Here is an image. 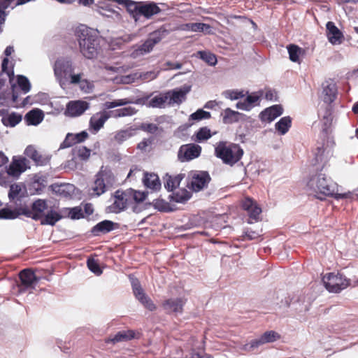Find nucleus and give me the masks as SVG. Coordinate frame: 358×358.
Instances as JSON below:
<instances>
[{"instance_id": "41", "label": "nucleus", "mask_w": 358, "mask_h": 358, "mask_svg": "<svg viewBox=\"0 0 358 358\" xmlns=\"http://www.w3.org/2000/svg\"><path fill=\"white\" fill-rule=\"evenodd\" d=\"M111 117L119 118L123 117L132 116L137 113V110L132 106H127L122 108L110 111Z\"/></svg>"}, {"instance_id": "3", "label": "nucleus", "mask_w": 358, "mask_h": 358, "mask_svg": "<svg viewBox=\"0 0 358 358\" xmlns=\"http://www.w3.org/2000/svg\"><path fill=\"white\" fill-rule=\"evenodd\" d=\"M243 150L236 143L220 141L215 148V155L222 162L231 166L238 162L243 155Z\"/></svg>"}, {"instance_id": "7", "label": "nucleus", "mask_w": 358, "mask_h": 358, "mask_svg": "<svg viewBox=\"0 0 358 358\" xmlns=\"http://www.w3.org/2000/svg\"><path fill=\"white\" fill-rule=\"evenodd\" d=\"M19 278L20 283L17 284V288L20 294L26 292L31 293L40 280V278L30 268L22 270L19 273Z\"/></svg>"}, {"instance_id": "6", "label": "nucleus", "mask_w": 358, "mask_h": 358, "mask_svg": "<svg viewBox=\"0 0 358 358\" xmlns=\"http://www.w3.org/2000/svg\"><path fill=\"white\" fill-rule=\"evenodd\" d=\"M322 281L325 288L333 293H338L350 285V280L339 273H328L323 275Z\"/></svg>"}, {"instance_id": "26", "label": "nucleus", "mask_w": 358, "mask_h": 358, "mask_svg": "<svg viewBox=\"0 0 358 358\" xmlns=\"http://www.w3.org/2000/svg\"><path fill=\"white\" fill-rule=\"evenodd\" d=\"M139 10V17L141 16H143L146 19H150L154 15L158 14L161 12L159 7L157 5V3L152 1H141V7Z\"/></svg>"}, {"instance_id": "39", "label": "nucleus", "mask_w": 358, "mask_h": 358, "mask_svg": "<svg viewBox=\"0 0 358 358\" xmlns=\"http://www.w3.org/2000/svg\"><path fill=\"white\" fill-rule=\"evenodd\" d=\"M136 129L133 127L120 130L115 134L114 139L117 143L122 144L123 142L134 136L136 134Z\"/></svg>"}, {"instance_id": "15", "label": "nucleus", "mask_w": 358, "mask_h": 358, "mask_svg": "<svg viewBox=\"0 0 358 358\" xmlns=\"http://www.w3.org/2000/svg\"><path fill=\"white\" fill-rule=\"evenodd\" d=\"M211 178L207 171H196L192 177L191 189L195 192H199L208 186Z\"/></svg>"}, {"instance_id": "64", "label": "nucleus", "mask_w": 358, "mask_h": 358, "mask_svg": "<svg viewBox=\"0 0 358 358\" xmlns=\"http://www.w3.org/2000/svg\"><path fill=\"white\" fill-rule=\"evenodd\" d=\"M13 0H0V18L3 20V17H6L8 13L6 9L10 7Z\"/></svg>"}, {"instance_id": "28", "label": "nucleus", "mask_w": 358, "mask_h": 358, "mask_svg": "<svg viewBox=\"0 0 358 358\" xmlns=\"http://www.w3.org/2000/svg\"><path fill=\"white\" fill-rule=\"evenodd\" d=\"M222 122L225 124H231L238 122L245 115L241 113L233 110L230 108H225L221 113Z\"/></svg>"}, {"instance_id": "53", "label": "nucleus", "mask_w": 358, "mask_h": 358, "mask_svg": "<svg viewBox=\"0 0 358 358\" xmlns=\"http://www.w3.org/2000/svg\"><path fill=\"white\" fill-rule=\"evenodd\" d=\"M222 95L231 101L242 99L245 96L243 90H228L222 92Z\"/></svg>"}, {"instance_id": "12", "label": "nucleus", "mask_w": 358, "mask_h": 358, "mask_svg": "<svg viewBox=\"0 0 358 358\" xmlns=\"http://www.w3.org/2000/svg\"><path fill=\"white\" fill-rule=\"evenodd\" d=\"M29 168V161L25 157L13 156L10 164L6 167V173L10 176L17 178Z\"/></svg>"}, {"instance_id": "54", "label": "nucleus", "mask_w": 358, "mask_h": 358, "mask_svg": "<svg viewBox=\"0 0 358 358\" xmlns=\"http://www.w3.org/2000/svg\"><path fill=\"white\" fill-rule=\"evenodd\" d=\"M64 210L68 212V216L71 220H80L85 217L83 209L80 206L66 208H64Z\"/></svg>"}, {"instance_id": "45", "label": "nucleus", "mask_w": 358, "mask_h": 358, "mask_svg": "<svg viewBox=\"0 0 358 358\" xmlns=\"http://www.w3.org/2000/svg\"><path fill=\"white\" fill-rule=\"evenodd\" d=\"M165 103H167V96H166V93L164 92L152 97L150 100L148 106L152 108H164Z\"/></svg>"}, {"instance_id": "25", "label": "nucleus", "mask_w": 358, "mask_h": 358, "mask_svg": "<svg viewBox=\"0 0 358 358\" xmlns=\"http://www.w3.org/2000/svg\"><path fill=\"white\" fill-rule=\"evenodd\" d=\"M49 188L57 195L64 198L70 197L75 190V186L69 183H54Z\"/></svg>"}, {"instance_id": "22", "label": "nucleus", "mask_w": 358, "mask_h": 358, "mask_svg": "<svg viewBox=\"0 0 358 358\" xmlns=\"http://www.w3.org/2000/svg\"><path fill=\"white\" fill-rule=\"evenodd\" d=\"M322 92L321 98L326 103H331L334 101L336 94L337 88L336 84L332 81H325L322 85Z\"/></svg>"}, {"instance_id": "50", "label": "nucleus", "mask_w": 358, "mask_h": 358, "mask_svg": "<svg viewBox=\"0 0 358 358\" xmlns=\"http://www.w3.org/2000/svg\"><path fill=\"white\" fill-rule=\"evenodd\" d=\"M20 216V213H18V208L14 210L3 208L0 210V219H6V220H13Z\"/></svg>"}, {"instance_id": "18", "label": "nucleus", "mask_w": 358, "mask_h": 358, "mask_svg": "<svg viewBox=\"0 0 358 358\" xmlns=\"http://www.w3.org/2000/svg\"><path fill=\"white\" fill-rule=\"evenodd\" d=\"M111 117L110 111L102 110L94 114L90 119L89 127L94 134L103 127L106 122Z\"/></svg>"}, {"instance_id": "59", "label": "nucleus", "mask_w": 358, "mask_h": 358, "mask_svg": "<svg viewBox=\"0 0 358 358\" xmlns=\"http://www.w3.org/2000/svg\"><path fill=\"white\" fill-rule=\"evenodd\" d=\"M31 209L33 211H38L43 213L44 211L48 209L47 201L45 199H38L33 202Z\"/></svg>"}, {"instance_id": "16", "label": "nucleus", "mask_w": 358, "mask_h": 358, "mask_svg": "<svg viewBox=\"0 0 358 358\" xmlns=\"http://www.w3.org/2000/svg\"><path fill=\"white\" fill-rule=\"evenodd\" d=\"M24 155L31 159L36 166H41L48 164L52 157L49 154L38 152L32 145H29L26 148Z\"/></svg>"}, {"instance_id": "44", "label": "nucleus", "mask_w": 358, "mask_h": 358, "mask_svg": "<svg viewBox=\"0 0 358 358\" xmlns=\"http://www.w3.org/2000/svg\"><path fill=\"white\" fill-rule=\"evenodd\" d=\"M186 27L188 30L194 32L210 33L211 31V26L203 22L189 23L186 24Z\"/></svg>"}, {"instance_id": "5", "label": "nucleus", "mask_w": 358, "mask_h": 358, "mask_svg": "<svg viewBox=\"0 0 358 358\" xmlns=\"http://www.w3.org/2000/svg\"><path fill=\"white\" fill-rule=\"evenodd\" d=\"M115 178L111 170L108 167L101 166L96 175V180L92 187V195L99 196L106 191V187L112 185Z\"/></svg>"}, {"instance_id": "46", "label": "nucleus", "mask_w": 358, "mask_h": 358, "mask_svg": "<svg viewBox=\"0 0 358 358\" xmlns=\"http://www.w3.org/2000/svg\"><path fill=\"white\" fill-rule=\"evenodd\" d=\"M287 51L289 53V59L293 62H299V57L303 52V50L298 45L290 44L287 46Z\"/></svg>"}, {"instance_id": "60", "label": "nucleus", "mask_w": 358, "mask_h": 358, "mask_svg": "<svg viewBox=\"0 0 358 358\" xmlns=\"http://www.w3.org/2000/svg\"><path fill=\"white\" fill-rule=\"evenodd\" d=\"M87 265L90 271L96 275H100L103 273L99 263L94 259H88L87 261Z\"/></svg>"}, {"instance_id": "32", "label": "nucleus", "mask_w": 358, "mask_h": 358, "mask_svg": "<svg viewBox=\"0 0 358 358\" xmlns=\"http://www.w3.org/2000/svg\"><path fill=\"white\" fill-rule=\"evenodd\" d=\"M143 182L147 188L154 191L159 190L161 188L160 180L155 173H145L143 178Z\"/></svg>"}, {"instance_id": "4", "label": "nucleus", "mask_w": 358, "mask_h": 358, "mask_svg": "<svg viewBox=\"0 0 358 358\" xmlns=\"http://www.w3.org/2000/svg\"><path fill=\"white\" fill-rule=\"evenodd\" d=\"M53 69L56 80L64 89L68 83V76L74 71L72 60L69 57H59L55 61Z\"/></svg>"}, {"instance_id": "56", "label": "nucleus", "mask_w": 358, "mask_h": 358, "mask_svg": "<svg viewBox=\"0 0 358 358\" xmlns=\"http://www.w3.org/2000/svg\"><path fill=\"white\" fill-rule=\"evenodd\" d=\"M247 96L244 101L250 107V110H252L256 105L257 103L259 101L261 96L258 94L257 92H252L249 93L248 91L246 92Z\"/></svg>"}, {"instance_id": "9", "label": "nucleus", "mask_w": 358, "mask_h": 358, "mask_svg": "<svg viewBox=\"0 0 358 358\" xmlns=\"http://www.w3.org/2000/svg\"><path fill=\"white\" fill-rule=\"evenodd\" d=\"M72 158L65 162L64 169L74 170L77 167V158L80 161L86 162L89 159L91 155V150L85 146H75L71 150Z\"/></svg>"}, {"instance_id": "62", "label": "nucleus", "mask_w": 358, "mask_h": 358, "mask_svg": "<svg viewBox=\"0 0 358 358\" xmlns=\"http://www.w3.org/2000/svg\"><path fill=\"white\" fill-rule=\"evenodd\" d=\"M137 129L142 130L151 134H155L158 130L157 124L153 123H141Z\"/></svg>"}, {"instance_id": "8", "label": "nucleus", "mask_w": 358, "mask_h": 358, "mask_svg": "<svg viewBox=\"0 0 358 358\" xmlns=\"http://www.w3.org/2000/svg\"><path fill=\"white\" fill-rule=\"evenodd\" d=\"M201 147L196 143L182 145L178 151V160L182 163L190 162L201 155Z\"/></svg>"}, {"instance_id": "19", "label": "nucleus", "mask_w": 358, "mask_h": 358, "mask_svg": "<svg viewBox=\"0 0 358 358\" xmlns=\"http://www.w3.org/2000/svg\"><path fill=\"white\" fill-rule=\"evenodd\" d=\"M119 227V223L108 220H104L95 224L90 229V233L94 236H100L103 234H108L115 229H117Z\"/></svg>"}, {"instance_id": "20", "label": "nucleus", "mask_w": 358, "mask_h": 358, "mask_svg": "<svg viewBox=\"0 0 358 358\" xmlns=\"http://www.w3.org/2000/svg\"><path fill=\"white\" fill-rule=\"evenodd\" d=\"M48 185V178L45 176L36 174L32 181L29 184V191L31 195L41 194Z\"/></svg>"}, {"instance_id": "11", "label": "nucleus", "mask_w": 358, "mask_h": 358, "mask_svg": "<svg viewBox=\"0 0 358 358\" xmlns=\"http://www.w3.org/2000/svg\"><path fill=\"white\" fill-rule=\"evenodd\" d=\"M131 287L136 299L148 310L153 311L156 309L151 299L145 293L139 280L137 278L131 280Z\"/></svg>"}, {"instance_id": "37", "label": "nucleus", "mask_w": 358, "mask_h": 358, "mask_svg": "<svg viewBox=\"0 0 358 358\" xmlns=\"http://www.w3.org/2000/svg\"><path fill=\"white\" fill-rule=\"evenodd\" d=\"M292 126V118L289 116L281 117L275 124V129L280 135L287 133Z\"/></svg>"}, {"instance_id": "2", "label": "nucleus", "mask_w": 358, "mask_h": 358, "mask_svg": "<svg viewBox=\"0 0 358 358\" xmlns=\"http://www.w3.org/2000/svg\"><path fill=\"white\" fill-rule=\"evenodd\" d=\"M307 188L310 194L320 200H324L326 196H331L336 199L348 198L350 193H337V185L330 179H327L322 173H316L310 177L307 182Z\"/></svg>"}, {"instance_id": "23", "label": "nucleus", "mask_w": 358, "mask_h": 358, "mask_svg": "<svg viewBox=\"0 0 358 358\" xmlns=\"http://www.w3.org/2000/svg\"><path fill=\"white\" fill-rule=\"evenodd\" d=\"M283 113V108L281 105L276 104L266 108L259 114V118L262 122H271L275 118L280 116Z\"/></svg>"}, {"instance_id": "49", "label": "nucleus", "mask_w": 358, "mask_h": 358, "mask_svg": "<svg viewBox=\"0 0 358 358\" xmlns=\"http://www.w3.org/2000/svg\"><path fill=\"white\" fill-rule=\"evenodd\" d=\"M79 4L83 5L85 6H90L91 4L99 5V7L103 10H105L109 13H114L115 10L110 7V5L107 4L105 1L101 2L99 0H78Z\"/></svg>"}, {"instance_id": "55", "label": "nucleus", "mask_w": 358, "mask_h": 358, "mask_svg": "<svg viewBox=\"0 0 358 358\" xmlns=\"http://www.w3.org/2000/svg\"><path fill=\"white\" fill-rule=\"evenodd\" d=\"M17 83L24 94H27L31 90V83L26 76L19 75L17 78Z\"/></svg>"}, {"instance_id": "42", "label": "nucleus", "mask_w": 358, "mask_h": 358, "mask_svg": "<svg viewBox=\"0 0 358 358\" xmlns=\"http://www.w3.org/2000/svg\"><path fill=\"white\" fill-rule=\"evenodd\" d=\"M169 31L164 27H161L156 31L150 34L148 39L155 45L164 38Z\"/></svg>"}, {"instance_id": "40", "label": "nucleus", "mask_w": 358, "mask_h": 358, "mask_svg": "<svg viewBox=\"0 0 358 358\" xmlns=\"http://www.w3.org/2000/svg\"><path fill=\"white\" fill-rule=\"evenodd\" d=\"M139 102L140 99L134 101L133 99L131 98H124L120 99H115L111 101H106L104 103V107L106 109H111L117 106H122L127 104L139 103Z\"/></svg>"}, {"instance_id": "24", "label": "nucleus", "mask_w": 358, "mask_h": 358, "mask_svg": "<svg viewBox=\"0 0 358 358\" xmlns=\"http://www.w3.org/2000/svg\"><path fill=\"white\" fill-rule=\"evenodd\" d=\"M327 36L329 41L333 44H340L341 39L343 37V33L335 25L334 22L331 21L327 22L326 24Z\"/></svg>"}, {"instance_id": "36", "label": "nucleus", "mask_w": 358, "mask_h": 358, "mask_svg": "<svg viewBox=\"0 0 358 358\" xmlns=\"http://www.w3.org/2000/svg\"><path fill=\"white\" fill-rule=\"evenodd\" d=\"M135 337V332L133 330L120 331H118L112 338H109L106 341V343H112L113 344L122 342L127 341Z\"/></svg>"}, {"instance_id": "21", "label": "nucleus", "mask_w": 358, "mask_h": 358, "mask_svg": "<svg viewBox=\"0 0 358 358\" xmlns=\"http://www.w3.org/2000/svg\"><path fill=\"white\" fill-rule=\"evenodd\" d=\"M185 303L182 298H171L163 302L162 307L167 313H182Z\"/></svg>"}, {"instance_id": "51", "label": "nucleus", "mask_w": 358, "mask_h": 358, "mask_svg": "<svg viewBox=\"0 0 358 358\" xmlns=\"http://www.w3.org/2000/svg\"><path fill=\"white\" fill-rule=\"evenodd\" d=\"M195 141L198 143L206 141L211 138L212 134L210 129L207 127H201L195 134Z\"/></svg>"}, {"instance_id": "31", "label": "nucleus", "mask_w": 358, "mask_h": 358, "mask_svg": "<svg viewBox=\"0 0 358 358\" xmlns=\"http://www.w3.org/2000/svg\"><path fill=\"white\" fill-rule=\"evenodd\" d=\"M22 188L25 189V186L22 183H14L10 185L8 192V198L10 201H15L17 204V202H21L22 198L25 196L24 193L22 192Z\"/></svg>"}, {"instance_id": "52", "label": "nucleus", "mask_w": 358, "mask_h": 358, "mask_svg": "<svg viewBox=\"0 0 358 358\" xmlns=\"http://www.w3.org/2000/svg\"><path fill=\"white\" fill-rule=\"evenodd\" d=\"M129 198L132 197L136 203L143 202L148 196V192H141L133 189H127Z\"/></svg>"}, {"instance_id": "13", "label": "nucleus", "mask_w": 358, "mask_h": 358, "mask_svg": "<svg viewBox=\"0 0 358 358\" xmlns=\"http://www.w3.org/2000/svg\"><path fill=\"white\" fill-rule=\"evenodd\" d=\"M115 201L113 204L108 206L106 210L109 213H119L127 208V201L129 199L127 190H117L114 194Z\"/></svg>"}, {"instance_id": "57", "label": "nucleus", "mask_w": 358, "mask_h": 358, "mask_svg": "<svg viewBox=\"0 0 358 358\" xmlns=\"http://www.w3.org/2000/svg\"><path fill=\"white\" fill-rule=\"evenodd\" d=\"M211 117L210 113L203 109H198L189 116L190 120L200 121L202 120L209 119Z\"/></svg>"}, {"instance_id": "43", "label": "nucleus", "mask_w": 358, "mask_h": 358, "mask_svg": "<svg viewBox=\"0 0 358 358\" xmlns=\"http://www.w3.org/2000/svg\"><path fill=\"white\" fill-rule=\"evenodd\" d=\"M264 345V343L260 336L250 340L247 343L241 345L240 349L248 352H255L259 348Z\"/></svg>"}, {"instance_id": "63", "label": "nucleus", "mask_w": 358, "mask_h": 358, "mask_svg": "<svg viewBox=\"0 0 358 358\" xmlns=\"http://www.w3.org/2000/svg\"><path fill=\"white\" fill-rule=\"evenodd\" d=\"M73 137V134L68 133L63 142L60 144L59 150L69 148L76 144V143Z\"/></svg>"}, {"instance_id": "10", "label": "nucleus", "mask_w": 358, "mask_h": 358, "mask_svg": "<svg viewBox=\"0 0 358 358\" xmlns=\"http://www.w3.org/2000/svg\"><path fill=\"white\" fill-rule=\"evenodd\" d=\"M192 86L185 84L180 87L166 92L168 106L180 105L187 99V94L191 91Z\"/></svg>"}, {"instance_id": "17", "label": "nucleus", "mask_w": 358, "mask_h": 358, "mask_svg": "<svg viewBox=\"0 0 358 358\" xmlns=\"http://www.w3.org/2000/svg\"><path fill=\"white\" fill-rule=\"evenodd\" d=\"M242 208L247 211L249 218L248 224H252L257 222L259 219V215L262 213V208L257 203L250 198L245 199L242 203Z\"/></svg>"}, {"instance_id": "14", "label": "nucleus", "mask_w": 358, "mask_h": 358, "mask_svg": "<svg viewBox=\"0 0 358 358\" xmlns=\"http://www.w3.org/2000/svg\"><path fill=\"white\" fill-rule=\"evenodd\" d=\"M90 108V103L85 101H70L66 107L64 115L68 117H78L83 114Z\"/></svg>"}, {"instance_id": "29", "label": "nucleus", "mask_w": 358, "mask_h": 358, "mask_svg": "<svg viewBox=\"0 0 358 358\" xmlns=\"http://www.w3.org/2000/svg\"><path fill=\"white\" fill-rule=\"evenodd\" d=\"M5 113V110H0V115H2L1 122L7 127H14L22 120V115L17 113L12 112L6 115Z\"/></svg>"}, {"instance_id": "27", "label": "nucleus", "mask_w": 358, "mask_h": 358, "mask_svg": "<svg viewBox=\"0 0 358 358\" xmlns=\"http://www.w3.org/2000/svg\"><path fill=\"white\" fill-rule=\"evenodd\" d=\"M119 4L123 5L131 17L137 22L139 20L141 1L136 2L131 0H115Z\"/></svg>"}, {"instance_id": "47", "label": "nucleus", "mask_w": 358, "mask_h": 358, "mask_svg": "<svg viewBox=\"0 0 358 358\" xmlns=\"http://www.w3.org/2000/svg\"><path fill=\"white\" fill-rule=\"evenodd\" d=\"M153 207L160 212H171L173 209L171 207L169 203L162 199H157L152 202Z\"/></svg>"}, {"instance_id": "38", "label": "nucleus", "mask_w": 358, "mask_h": 358, "mask_svg": "<svg viewBox=\"0 0 358 358\" xmlns=\"http://www.w3.org/2000/svg\"><path fill=\"white\" fill-rule=\"evenodd\" d=\"M62 218V215L59 213L51 209L48 211L44 217L41 220V224L42 225L54 226Z\"/></svg>"}, {"instance_id": "58", "label": "nucleus", "mask_w": 358, "mask_h": 358, "mask_svg": "<svg viewBox=\"0 0 358 358\" xmlns=\"http://www.w3.org/2000/svg\"><path fill=\"white\" fill-rule=\"evenodd\" d=\"M260 337L264 344H266L277 341L280 338V336L277 332L274 331H268L262 334Z\"/></svg>"}, {"instance_id": "35", "label": "nucleus", "mask_w": 358, "mask_h": 358, "mask_svg": "<svg viewBox=\"0 0 358 358\" xmlns=\"http://www.w3.org/2000/svg\"><path fill=\"white\" fill-rule=\"evenodd\" d=\"M192 196V194L185 189H180L178 191L169 195V199L171 201L176 203H185Z\"/></svg>"}, {"instance_id": "48", "label": "nucleus", "mask_w": 358, "mask_h": 358, "mask_svg": "<svg viewBox=\"0 0 358 358\" xmlns=\"http://www.w3.org/2000/svg\"><path fill=\"white\" fill-rule=\"evenodd\" d=\"M197 54L201 59L210 66H215L217 62L215 55L212 52L201 50L199 51Z\"/></svg>"}, {"instance_id": "34", "label": "nucleus", "mask_w": 358, "mask_h": 358, "mask_svg": "<svg viewBox=\"0 0 358 358\" xmlns=\"http://www.w3.org/2000/svg\"><path fill=\"white\" fill-rule=\"evenodd\" d=\"M184 174H178L175 176H171L169 174H166L164 178V185L165 189H166L168 192L173 191V189L179 187L180 182L184 178Z\"/></svg>"}, {"instance_id": "1", "label": "nucleus", "mask_w": 358, "mask_h": 358, "mask_svg": "<svg viewBox=\"0 0 358 358\" xmlns=\"http://www.w3.org/2000/svg\"><path fill=\"white\" fill-rule=\"evenodd\" d=\"M75 36L78 43L80 52L88 59L97 57L100 45V37L96 31L85 25L80 24L75 31Z\"/></svg>"}, {"instance_id": "33", "label": "nucleus", "mask_w": 358, "mask_h": 358, "mask_svg": "<svg viewBox=\"0 0 358 358\" xmlns=\"http://www.w3.org/2000/svg\"><path fill=\"white\" fill-rule=\"evenodd\" d=\"M327 162V156L325 155V149L323 145L317 146L314 152V158L313 159V165L318 166L316 169L320 167L322 169Z\"/></svg>"}, {"instance_id": "30", "label": "nucleus", "mask_w": 358, "mask_h": 358, "mask_svg": "<svg viewBox=\"0 0 358 358\" xmlns=\"http://www.w3.org/2000/svg\"><path fill=\"white\" fill-rule=\"evenodd\" d=\"M44 119V113L39 108H34L24 116V120L28 125L36 126Z\"/></svg>"}, {"instance_id": "61", "label": "nucleus", "mask_w": 358, "mask_h": 358, "mask_svg": "<svg viewBox=\"0 0 358 358\" xmlns=\"http://www.w3.org/2000/svg\"><path fill=\"white\" fill-rule=\"evenodd\" d=\"M261 236L259 232L253 231L251 229H246L243 231V234L242 235L243 241H252L255 240Z\"/></svg>"}]
</instances>
